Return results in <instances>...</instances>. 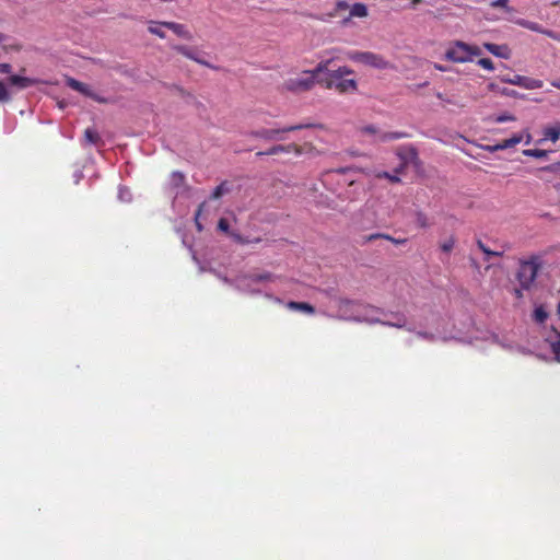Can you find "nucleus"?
I'll use <instances>...</instances> for the list:
<instances>
[{
  "instance_id": "obj_26",
  "label": "nucleus",
  "mask_w": 560,
  "mask_h": 560,
  "mask_svg": "<svg viewBox=\"0 0 560 560\" xmlns=\"http://www.w3.org/2000/svg\"><path fill=\"white\" fill-rule=\"evenodd\" d=\"M518 24L533 32L541 33L544 30V27L539 23L532 22L528 20H520Z\"/></svg>"
},
{
  "instance_id": "obj_52",
  "label": "nucleus",
  "mask_w": 560,
  "mask_h": 560,
  "mask_svg": "<svg viewBox=\"0 0 560 560\" xmlns=\"http://www.w3.org/2000/svg\"><path fill=\"white\" fill-rule=\"evenodd\" d=\"M551 84H552L555 88H557V89H559V90H560V79L555 80V81H551Z\"/></svg>"
},
{
  "instance_id": "obj_14",
  "label": "nucleus",
  "mask_w": 560,
  "mask_h": 560,
  "mask_svg": "<svg viewBox=\"0 0 560 560\" xmlns=\"http://www.w3.org/2000/svg\"><path fill=\"white\" fill-rule=\"evenodd\" d=\"M560 138V122L555 124L553 126L546 127L544 129V139L538 141L541 143L545 140H550L552 142H557Z\"/></svg>"
},
{
  "instance_id": "obj_22",
  "label": "nucleus",
  "mask_w": 560,
  "mask_h": 560,
  "mask_svg": "<svg viewBox=\"0 0 560 560\" xmlns=\"http://www.w3.org/2000/svg\"><path fill=\"white\" fill-rule=\"evenodd\" d=\"M228 182H222L218 185L214 190H212V195H210V199L217 200L220 199L224 194L229 192Z\"/></svg>"
},
{
  "instance_id": "obj_17",
  "label": "nucleus",
  "mask_w": 560,
  "mask_h": 560,
  "mask_svg": "<svg viewBox=\"0 0 560 560\" xmlns=\"http://www.w3.org/2000/svg\"><path fill=\"white\" fill-rule=\"evenodd\" d=\"M162 21H153L151 20L149 22V27H147V30H149V32L152 34V35H155L158 36L159 38L161 39H164L166 37V34L165 32L162 30V27H164L163 24H161Z\"/></svg>"
},
{
  "instance_id": "obj_37",
  "label": "nucleus",
  "mask_w": 560,
  "mask_h": 560,
  "mask_svg": "<svg viewBox=\"0 0 560 560\" xmlns=\"http://www.w3.org/2000/svg\"><path fill=\"white\" fill-rule=\"evenodd\" d=\"M510 0H494L490 3L492 8H503L509 10Z\"/></svg>"
},
{
  "instance_id": "obj_59",
  "label": "nucleus",
  "mask_w": 560,
  "mask_h": 560,
  "mask_svg": "<svg viewBox=\"0 0 560 560\" xmlns=\"http://www.w3.org/2000/svg\"><path fill=\"white\" fill-rule=\"evenodd\" d=\"M525 143H530V135H527Z\"/></svg>"
},
{
  "instance_id": "obj_7",
  "label": "nucleus",
  "mask_w": 560,
  "mask_h": 560,
  "mask_svg": "<svg viewBox=\"0 0 560 560\" xmlns=\"http://www.w3.org/2000/svg\"><path fill=\"white\" fill-rule=\"evenodd\" d=\"M482 50L478 46H470L457 40V62L471 60L472 56H480Z\"/></svg>"
},
{
  "instance_id": "obj_40",
  "label": "nucleus",
  "mask_w": 560,
  "mask_h": 560,
  "mask_svg": "<svg viewBox=\"0 0 560 560\" xmlns=\"http://www.w3.org/2000/svg\"><path fill=\"white\" fill-rule=\"evenodd\" d=\"M382 324L383 325H387V326H393V327L401 328L405 325V318L402 316H399L397 322L394 323V324L385 323V322H383Z\"/></svg>"
},
{
  "instance_id": "obj_4",
  "label": "nucleus",
  "mask_w": 560,
  "mask_h": 560,
  "mask_svg": "<svg viewBox=\"0 0 560 560\" xmlns=\"http://www.w3.org/2000/svg\"><path fill=\"white\" fill-rule=\"evenodd\" d=\"M318 125H316V124L306 122V124L291 125V126H288L284 128H279V129L262 128V129L254 130V131L249 132V136L252 138L261 139L265 141H283V140H285L284 133H287V132L298 131V130L308 129V128H315Z\"/></svg>"
},
{
  "instance_id": "obj_42",
  "label": "nucleus",
  "mask_w": 560,
  "mask_h": 560,
  "mask_svg": "<svg viewBox=\"0 0 560 560\" xmlns=\"http://www.w3.org/2000/svg\"><path fill=\"white\" fill-rule=\"evenodd\" d=\"M454 244L455 242L453 241V238H451L450 241L443 243L442 245V249L445 252V253H450L453 247H454Z\"/></svg>"
},
{
  "instance_id": "obj_36",
  "label": "nucleus",
  "mask_w": 560,
  "mask_h": 560,
  "mask_svg": "<svg viewBox=\"0 0 560 560\" xmlns=\"http://www.w3.org/2000/svg\"><path fill=\"white\" fill-rule=\"evenodd\" d=\"M387 235L382 233H374L364 237V242H373L374 240H386Z\"/></svg>"
},
{
  "instance_id": "obj_3",
  "label": "nucleus",
  "mask_w": 560,
  "mask_h": 560,
  "mask_svg": "<svg viewBox=\"0 0 560 560\" xmlns=\"http://www.w3.org/2000/svg\"><path fill=\"white\" fill-rule=\"evenodd\" d=\"M542 268V258L540 255H530L526 259H521L516 271V279L524 291H529L535 283L539 269Z\"/></svg>"
},
{
  "instance_id": "obj_25",
  "label": "nucleus",
  "mask_w": 560,
  "mask_h": 560,
  "mask_svg": "<svg viewBox=\"0 0 560 560\" xmlns=\"http://www.w3.org/2000/svg\"><path fill=\"white\" fill-rule=\"evenodd\" d=\"M7 39H8V36L4 35L3 33H0V45H2V47L5 51H21V49H22L21 44L15 43V44L5 45Z\"/></svg>"
},
{
  "instance_id": "obj_39",
  "label": "nucleus",
  "mask_w": 560,
  "mask_h": 560,
  "mask_svg": "<svg viewBox=\"0 0 560 560\" xmlns=\"http://www.w3.org/2000/svg\"><path fill=\"white\" fill-rule=\"evenodd\" d=\"M540 171L552 175L553 178H560V170H550V165L540 168Z\"/></svg>"
},
{
  "instance_id": "obj_34",
  "label": "nucleus",
  "mask_w": 560,
  "mask_h": 560,
  "mask_svg": "<svg viewBox=\"0 0 560 560\" xmlns=\"http://www.w3.org/2000/svg\"><path fill=\"white\" fill-rule=\"evenodd\" d=\"M218 229L225 233V234H231L232 232H230V224H229V221L225 219V218H221L219 220V223H218Z\"/></svg>"
},
{
  "instance_id": "obj_38",
  "label": "nucleus",
  "mask_w": 560,
  "mask_h": 560,
  "mask_svg": "<svg viewBox=\"0 0 560 560\" xmlns=\"http://www.w3.org/2000/svg\"><path fill=\"white\" fill-rule=\"evenodd\" d=\"M88 97H91L92 100H94L95 102L100 103V104H105L107 103V100L95 94L92 90L89 91V93L86 94Z\"/></svg>"
},
{
  "instance_id": "obj_55",
  "label": "nucleus",
  "mask_w": 560,
  "mask_h": 560,
  "mask_svg": "<svg viewBox=\"0 0 560 560\" xmlns=\"http://www.w3.org/2000/svg\"><path fill=\"white\" fill-rule=\"evenodd\" d=\"M422 0H411V7L416 8Z\"/></svg>"
},
{
  "instance_id": "obj_29",
  "label": "nucleus",
  "mask_w": 560,
  "mask_h": 560,
  "mask_svg": "<svg viewBox=\"0 0 560 560\" xmlns=\"http://www.w3.org/2000/svg\"><path fill=\"white\" fill-rule=\"evenodd\" d=\"M478 245L480 247V249L488 256H493V257H500L502 256L503 254V250H491L489 249L488 247L485 246V244L481 242V241H478Z\"/></svg>"
},
{
  "instance_id": "obj_56",
  "label": "nucleus",
  "mask_w": 560,
  "mask_h": 560,
  "mask_svg": "<svg viewBox=\"0 0 560 560\" xmlns=\"http://www.w3.org/2000/svg\"><path fill=\"white\" fill-rule=\"evenodd\" d=\"M348 171V168H339L336 172L339 174H345Z\"/></svg>"
},
{
  "instance_id": "obj_13",
  "label": "nucleus",
  "mask_w": 560,
  "mask_h": 560,
  "mask_svg": "<svg viewBox=\"0 0 560 560\" xmlns=\"http://www.w3.org/2000/svg\"><path fill=\"white\" fill-rule=\"evenodd\" d=\"M546 340L550 345L552 353L555 354L556 362L560 363V332L553 330V332L549 335Z\"/></svg>"
},
{
  "instance_id": "obj_18",
  "label": "nucleus",
  "mask_w": 560,
  "mask_h": 560,
  "mask_svg": "<svg viewBox=\"0 0 560 560\" xmlns=\"http://www.w3.org/2000/svg\"><path fill=\"white\" fill-rule=\"evenodd\" d=\"M402 170L404 165H400L395 170L394 174H389L387 172H378L374 174V176L377 178H387L390 183H399L400 178L398 177V175L402 173Z\"/></svg>"
},
{
  "instance_id": "obj_51",
  "label": "nucleus",
  "mask_w": 560,
  "mask_h": 560,
  "mask_svg": "<svg viewBox=\"0 0 560 560\" xmlns=\"http://www.w3.org/2000/svg\"><path fill=\"white\" fill-rule=\"evenodd\" d=\"M203 207H205V202H203V203H201V205L198 207L197 212H196V219H197V218H198V215L201 213V211H202Z\"/></svg>"
},
{
  "instance_id": "obj_53",
  "label": "nucleus",
  "mask_w": 560,
  "mask_h": 560,
  "mask_svg": "<svg viewBox=\"0 0 560 560\" xmlns=\"http://www.w3.org/2000/svg\"><path fill=\"white\" fill-rule=\"evenodd\" d=\"M550 170H560V162L551 164Z\"/></svg>"
},
{
  "instance_id": "obj_27",
  "label": "nucleus",
  "mask_w": 560,
  "mask_h": 560,
  "mask_svg": "<svg viewBox=\"0 0 560 560\" xmlns=\"http://www.w3.org/2000/svg\"><path fill=\"white\" fill-rule=\"evenodd\" d=\"M406 137V133L404 132H385L381 135L380 140L382 142H388L394 140H399Z\"/></svg>"
},
{
  "instance_id": "obj_57",
  "label": "nucleus",
  "mask_w": 560,
  "mask_h": 560,
  "mask_svg": "<svg viewBox=\"0 0 560 560\" xmlns=\"http://www.w3.org/2000/svg\"><path fill=\"white\" fill-rule=\"evenodd\" d=\"M505 80H513L511 77H501L500 81L504 82Z\"/></svg>"
},
{
  "instance_id": "obj_15",
  "label": "nucleus",
  "mask_w": 560,
  "mask_h": 560,
  "mask_svg": "<svg viewBox=\"0 0 560 560\" xmlns=\"http://www.w3.org/2000/svg\"><path fill=\"white\" fill-rule=\"evenodd\" d=\"M9 84H12V85H15L20 89H26V88H30L34 84H36V80H33V79H30V78H25V77H21V75H11L9 78Z\"/></svg>"
},
{
  "instance_id": "obj_58",
  "label": "nucleus",
  "mask_w": 560,
  "mask_h": 560,
  "mask_svg": "<svg viewBox=\"0 0 560 560\" xmlns=\"http://www.w3.org/2000/svg\"><path fill=\"white\" fill-rule=\"evenodd\" d=\"M501 93L505 94V95H511L512 94V93L508 92L506 90H502Z\"/></svg>"
},
{
  "instance_id": "obj_61",
  "label": "nucleus",
  "mask_w": 560,
  "mask_h": 560,
  "mask_svg": "<svg viewBox=\"0 0 560 560\" xmlns=\"http://www.w3.org/2000/svg\"><path fill=\"white\" fill-rule=\"evenodd\" d=\"M557 312L560 314V301H559V303L557 305Z\"/></svg>"
},
{
  "instance_id": "obj_32",
  "label": "nucleus",
  "mask_w": 560,
  "mask_h": 560,
  "mask_svg": "<svg viewBox=\"0 0 560 560\" xmlns=\"http://www.w3.org/2000/svg\"><path fill=\"white\" fill-rule=\"evenodd\" d=\"M230 236L234 238V242H237L240 244H248V243H258V242H260V238H256L255 241H250L249 238L242 237L237 233H231Z\"/></svg>"
},
{
  "instance_id": "obj_43",
  "label": "nucleus",
  "mask_w": 560,
  "mask_h": 560,
  "mask_svg": "<svg viewBox=\"0 0 560 560\" xmlns=\"http://www.w3.org/2000/svg\"><path fill=\"white\" fill-rule=\"evenodd\" d=\"M12 70V67L10 63H0V73L2 74H9Z\"/></svg>"
},
{
  "instance_id": "obj_8",
  "label": "nucleus",
  "mask_w": 560,
  "mask_h": 560,
  "mask_svg": "<svg viewBox=\"0 0 560 560\" xmlns=\"http://www.w3.org/2000/svg\"><path fill=\"white\" fill-rule=\"evenodd\" d=\"M161 24H163L164 27L172 31L179 38H183L188 42L194 39L192 33L187 27V25L184 23L174 22V21H162Z\"/></svg>"
},
{
  "instance_id": "obj_2",
  "label": "nucleus",
  "mask_w": 560,
  "mask_h": 560,
  "mask_svg": "<svg viewBox=\"0 0 560 560\" xmlns=\"http://www.w3.org/2000/svg\"><path fill=\"white\" fill-rule=\"evenodd\" d=\"M326 78L319 80V84L326 89H334L339 94L354 93L358 91V81L354 79H347V77L354 74V71L349 67H338L328 71H324Z\"/></svg>"
},
{
  "instance_id": "obj_23",
  "label": "nucleus",
  "mask_w": 560,
  "mask_h": 560,
  "mask_svg": "<svg viewBox=\"0 0 560 560\" xmlns=\"http://www.w3.org/2000/svg\"><path fill=\"white\" fill-rule=\"evenodd\" d=\"M549 151L544 149H524L523 154L530 158L544 159L548 156Z\"/></svg>"
},
{
  "instance_id": "obj_11",
  "label": "nucleus",
  "mask_w": 560,
  "mask_h": 560,
  "mask_svg": "<svg viewBox=\"0 0 560 560\" xmlns=\"http://www.w3.org/2000/svg\"><path fill=\"white\" fill-rule=\"evenodd\" d=\"M485 48L497 57L503 59H509L511 57V48L508 45H495L487 43L485 44Z\"/></svg>"
},
{
  "instance_id": "obj_50",
  "label": "nucleus",
  "mask_w": 560,
  "mask_h": 560,
  "mask_svg": "<svg viewBox=\"0 0 560 560\" xmlns=\"http://www.w3.org/2000/svg\"><path fill=\"white\" fill-rule=\"evenodd\" d=\"M488 90L490 91H497L498 90V85L495 83H489L488 84Z\"/></svg>"
},
{
  "instance_id": "obj_28",
  "label": "nucleus",
  "mask_w": 560,
  "mask_h": 560,
  "mask_svg": "<svg viewBox=\"0 0 560 560\" xmlns=\"http://www.w3.org/2000/svg\"><path fill=\"white\" fill-rule=\"evenodd\" d=\"M186 177L180 172H173L171 175V184L174 187H180L185 184Z\"/></svg>"
},
{
  "instance_id": "obj_60",
  "label": "nucleus",
  "mask_w": 560,
  "mask_h": 560,
  "mask_svg": "<svg viewBox=\"0 0 560 560\" xmlns=\"http://www.w3.org/2000/svg\"><path fill=\"white\" fill-rule=\"evenodd\" d=\"M159 1H161V2H163V3H166V2H173V1H175V0H159Z\"/></svg>"
},
{
  "instance_id": "obj_19",
  "label": "nucleus",
  "mask_w": 560,
  "mask_h": 560,
  "mask_svg": "<svg viewBox=\"0 0 560 560\" xmlns=\"http://www.w3.org/2000/svg\"><path fill=\"white\" fill-rule=\"evenodd\" d=\"M67 84L74 91H77L81 94H84L85 96L89 93V91L91 90L86 83H82V81H78L74 79H68Z\"/></svg>"
},
{
  "instance_id": "obj_46",
  "label": "nucleus",
  "mask_w": 560,
  "mask_h": 560,
  "mask_svg": "<svg viewBox=\"0 0 560 560\" xmlns=\"http://www.w3.org/2000/svg\"><path fill=\"white\" fill-rule=\"evenodd\" d=\"M445 57L448 60H455V48H448L445 52Z\"/></svg>"
},
{
  "instance_id": "obj_21",
  "label": "nucleus",
  "mask_w": 560,
  "mask_h": 560,
  "mask_svg": "<svg viewBox=\"0 0 560 560\" xmlns=\"http://www.w3.org/2000/svg\"><path fill=\"white\" fill-rule=\"evenodd\" d=\"M350 14L352 18H365L368 15L366 5L363 3H354L351 8Z\"/></svg>"
},
{
  "instance_id": "obj_48",
  "label": "nucleus",
  "mask_w": 560,
  "mask_h": 560,
  "mask_svg": "<svg viewBox=\"0 0 560 560\" xmlns=\"http://www.w3.org/2000/svg\"><path fill=\"white\" fill-rule=\"evenodd\" d=\"M337 8H339V9H347L348 8V3L345 2V1H338L337 2Z\"/></svg>"
},
{
  "instance_id": "obj_31",
  "label": "nucleus",
  "mask_w": 560,
  "mask_h": 560,
  "mask_svg": "<svg viewBox=\"0 0 560 560\" xmlns=\"http://www.w3.org/2000/svg\"><path fill=\"white\" fill-rule=\"evenodd\" d=\"M273 276L270 272L256 273L252 276V280L256 282L272 280Z\"/></svg>"
},
{
  "instance_id": "obj_12",
  "label": "nucleus",
  "mask_w": 560,
  "mask_h": 560,
  "mask_svg": "<svg viewBox=\"0 0 560 560\" xmlns=\"http://www.w3.org/2000/svg\"><path fill=\"white\" fill-rule=\"evenodd\" d=\"M173 51H176V52H179L180 55L200 63V65H203V66H208V63L206 61H203L202 59L198 58L196 56V54L194 52V50L187 46H184V45H174L171 47Z\"/></svg>"
},
{
  "instance_id": "obj_30",
  "label": "nucleus",
  "mask_w": 560,
  "mask_h": 560,
  "mask_svg": "<svg viewBox=\"0 0 560 560\" xmlns=\"http://www.w3.org/2000/svg\"><path fill=\"white\" fill-rule=\"evenodd\" d=\"M11 96L3 82L0 81V103H8Z\"/></svg>"
},
{
  "instance_id": "obj_1",
  "label": "nucleus",
  "mask_w": 560,
  "mask_h": 560,
  "mask_svg": "<svg viewBox=\"0 0 560 560\" xmlns=\"http://www.w3.org/2000/svg\"><path fill=\"white\" fill-rule=\"evenodd\" d=\"M340 59L339 56L331 55L328 58H325L318 62L315 69L303 71L296 78H291L283 83V88L292 93H301L312 90L317 82H319L318 75L324 73V71H328V68L331 66L334 60Z\"/></svg>"
},
{
  "instance_id": "obj_54",
  "label": "nucleus",
  "mask_w": 560,
  "mask_h": 560,
  "mask_svg": "<svg viewBox=\"0 0 560 560\" xmlns=\"http://www.w3.org/2000/svg\"><path fill=\"white\" fill-rule=\"evenodd\" d=\"M434 68H435L436 70H440V71H445V70H446L443 66L438 65V63H434Z\"/></svg>"
},
{
  "instance_id": "obj_9",
  "label": "nucleus",
  "mask_w": 560,
  "mask_h": 560,
  "mask_svg": "<svg viewBox=\"0 0 560 560\" xmlns=\"http://www.w3.org/2000/svg\"><path fill=\"white\" fill-rule=\"evenodd\" d=\"M505 84H515L527 90L540 89L544 86L542 80H536L523 75H514L513 80H505Z\"/></svg>"
},
{
  "instance_id": "obj_44",
  "label": "nucleus",
  "mask_w": 560,
  "mask_h": 560,
  "mask_svg": "<svg viewBox=\"0 0 560 560\" xmlns=\"http://www.w3.org/2000/svg\"><path fill=\"white\" fill-rule=\"evenodd\" d=\"M514 119H515V117L513 115L505 114V115L498 116L495 120L498 122H503V121H510V120H514Z\"/></svg>"
},
{
  "instance_id": "obj_47",
  "label": "nucleus",
  "mask_w": 560,
  "mask_h": 560,
  "mask_svg": "<svg viewBox=\"0 0 560 560\" xmlns=\"http://www.w3.org/2000/svg\"><path fill=\"white\" fill-rule=\"evenodd\" d=\"M386 240H389L390 242L395 244H404L406 242V238H394L389 235H387Z\"/></svg>"
},
{
  "instance_id": "obj_33",
  "label": "nucleus",
  "mask_w": 560,
  "mask_h": 560,
  "mask_svg": "<svg viewBox=\"0 0 560 560\" xmlns=\"http://www.w3.org/2000/svg\"><path fill=\"white\" fill-rule=\"evenodd\" d=\"M478 65L488 71L494 70V65L490 58H480Z\"/></svg>"
},
{
  "instance_id": "obj_35",
  "label": "nucleus",
  "mask_w": 560,
  "mask_h": 560,
  "mask_svg": "<svg viewBox=\"0 0 560 560\" xmlns=\"http://www.w3.org/2000/svg\"><path fill=\"white\" fill-rule=\"evenodd\" d=\"M416 223L420 228H427L428 226V219L427 215L422 212L417 213Z\"/></svg>"
},
{
  "instance_id": "obj_16",
  "label": "nucleus",
  "mask_w": 560,
  "mask_h": 560,
  "mask_svg": "<svg viewBox=\"0 0 560 560\" xmlns=\"http://www.w3.org/2000/svg\"><path fill=\"white\" fill-rule=\"evenodd\" d=\"M287 306L293 311H301L308 314L315 313V307L310 305L307 302H288Z\"/></svg>"
},
{
  "instance_id": "obj_6",
  "label": "nucleus",
  "mask_w": 560,
  "mask_h": 560,
  "mask_svg": "<svg viewBox=\"0 0 560 560\" xmlns=\"http://www.w3.org/2000/svg\"><path fill=\"white\" fill-rule=\"evenodd\" d=\"M305 148L314 149L313 144L300 145L295 144V142H290L289 144H273L266 151H258L256 155H276L279 153H294L295 155H302L305 152Z\"/></svg>"
},
{
  "instance_id": "obj_20",
  "label": "nucleus",
  "mask_w": 560,
  "mask_h": 560,
  "mask_svg": "<svg viewBox=\"0 0 560 560\" xmlns=\"http://www.w3.org/2000/svg\"><path fill=\"white\" fill-rule=\"evenodd\" d=\"M84 139L86 142L91 143L92 145H97L101 142V137H100L98 132L93 128L85 129Z\"/></svg>"
},
{
  "instance_id": "obj_10",
  "label": "nucleus",
  "mask_w": 560,
  "mask_h": 560,
  "mask_svg": "<svg viewBox=\"0 0 560 560\" xmlns=\"http://www.w3.org/2000/svg\"><path fill=\"white\" fill-rule=\"evenodd\" d=\"M523 141V136L521 133L514 135L510 139L502 140L498 142L497 144L489 145L488 149L491 152L498 151V150H505L509 148H512L516 145L517 143Z\"/></svg>"
},
{
  "instance_id": "obj_49",
  "label": "nucleus",
  "mask_w": 560,
  "mask_h": 560,
  "mask_svg": "<svg viewBox=\"0 0 560 560\" xmlns=\"http://www.w3.org/2000/svg\"><path fill=\"white\" fill-rule=\"evenodd\" d=\"M522 291H523V289H522L521 287H520V288H517V289H515V295H516V298L521 299V298L523 296Z\"/></svg>"
},
{
  "instance_id": "obj_41",
  "label": "nucleus",
  "mask_w": 560,
  "mask_h": 560,
  "mask_svg": "<svg viewBox=\"0 0 560 560\" xmlns=\"http://www.w3.org/2000/svg\"><path fill=\"white\" fill-rule=\"evenodd\" d=\"M361 131L363 133H369V135H376L377 133V129L375 128V126H372V125H369V126H364Z\"/></svg>"
},
{
  "instance_id": "obj_5",
  "label": "nucleus",
  "mask_w": 560,
  "mask_h": 560,
  "mask_svg": "<svg viewBox=\"0 0 560 560\" xmlns=\"http://www.w3.org/2000/svg\"><path fill=\"white\" fill-rule=\"evenodd\" d=\"M345 58L363 63L374 69L385 70L392 68V65L388 60L374 51L348 50L345 52Z\"/></svg>"
},
{
  "instance_id": "obj_45",
  "label": "nucleus",
  "mask_w": 560,
  "mask_h": 560,
  "mask_svg": "<svg viewBox=\"0 0 560 560\" xmlns=\"http://www.w3.org/2000/svg\"><path fill=\"white\" fill-rule=\"evenodd\" d=\"M541 34H545V35H547L548 37H550V38H552V39H555V40H559V39H560V38H559V36H558V34H556V33H555L553 31H551V30H546V28H544V30H542V32H541Z\"/></svg>"
},
{
  "instance_id": "obj_24",
  "label": "nucleus",
  "mask_w": 560,
  "mask_h": 560,
  "mask_svg": "<svg viewBox=\"0 0 560 560\" xmlns=\"http://www.w3.org/2000/svg\"><path fill=\"white\" fill-rule=\"evenodd\" d=\"M548 318V313L547 311L544 308V306H538V307H535L534 312H533V319L538 323V324H542L546 322V319Z\"/></svg>"
}]
</instances>
